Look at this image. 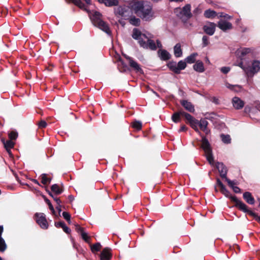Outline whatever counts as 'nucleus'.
Returning <instances> with one entry per match:
<instances>
[{"instance_id": "obj_1", "label": "nucleus", "mask_w": 260, "mask_h": 260, "mask_svg": "<svg viewBox=\"0 0 260 260\" xmlns=\"http://www.w3.org/2000/svg\"><path fill=\"white\" fill-rule=\"evenodd\" d=\"M132 9L135 14L145 21H150L154 18L152 4L147 1H137L132 3Z\"/></svg>"}, {"instance_id": "obj_2", "label": "nucleus", "mask_w": 260, "mask_h": 260, "mask_svg": "<svg viewBox=\"0 0 260 260\" xmlns=\"http://www.w3.org/2000/svg\"><path fill=\"white\" fill-rule=\"evenodd\" d=\"M132 37L138 40L140 47L144 49L156 50L157 48H161L162 47L159 40H156V45L154 41L147 36L146 34H132Z\"/></svg>"}, {"instance_id": "obj_3", "label": "nucleus", "mask_w": 260, "mask_h": 260, "mask_svg": "<svg viewBox=\"0 0 260 260\" xmlns=\"http://www.w3.org/2000/svg\"><path fill=\"white\" fill-rule=\"evenodd\" d=\"M175 13L183 22H186L192 17L191 6L189 4L186 5L182 9L176 8Z\"/></svg>"}, {"instance_id": "obj_4", "label": "nucleus", "mask_w": 260, "mask_h": 260, "mask_svg": "<svg viewBox=\"0 0 260 260\" xmlns=\"http://www.w3.org/2000/svg\"><path fill=\"white\" fill-rule=\"evenodd\" d=\"M220 191L226 198H229L231 202H234L235 203L234 206L239 210L241 211L245 208L246 204L241 201L238 200L236 196L232 195L230 192L225 188V186L222 188H220Z\"/></svg>"}, {"instance_id": "obj_5", "label": "nucleus", "mask_w": 260, "mask_h": 260, "mask_svg": "<svg viewBox=\"0 0 260 260\" xmlns=\"http://www.w3.org/2000/svg\"><path fill=\"white\" fill-rule=\"evenodd\" d=\"M101 16L100 13L98 12H94L92 18L93 23L103 31L105 32H109L110 31L109 26L106 23L101 20Z\"/></svg>"}, {"instance_id": "obj_6", "label": "nucleus", "mask_w": 260, "mask_h": 260, "mask_svg": "<svg viewBox=\"0 0 260 260\" xmlns=\"http://www.w3.org/2000/svg\"><path fill=\"white\" fill-rule=\"evenodd\" d=\"M167 67L175 74H179L181 70L185 69L186 67V62L185 61L180 60L177 64L176 62L171 61L167 63Z\"/></svg>"}, {"instance_id": "obj_7", "label": "nucleus", "mask_w": 260, "mask_h": 260, "mask_svg": "<svg viewBox=\"0 0 260 260\" xmlns=\"http://www.w3.org/2000/svg\"><path fill=\"white\" fill-rule=\"evenodd\" d=\"M34 218L37 224L41 229L46 230L48 228V222L44 213H36L34 215Z\"/></svg>"}, {"instance_id": "obj_8", "label": "nucleus", "mask_w": 260, "mask_h": 260, "mask_svg": "<svg viewBox=\"0 0 260 260\" xmlns=\"http://www.w3.org/2000/svg\"><path fill=\"white\" fill-rule=\"evenodd\" d=\"M260 70V61L258 60H253L251 66H247V69H246V74L251 76L257 73Z\"/></svg>"}, {"instance_id": "obj_9", "label": "nucleus", "mask_w": 260, "mask_h": 260, "mask_svg": "<svg viewBox=\"0 0 260 260\" xmlns=\"http://www.w3.org/2000/svg\"><path fill=\"white\" fill-rule=\"evenodd\" d=\"M125 58L128 61V64L132 69L136 73L143 75L144 74L143 69L140 65L135 61L132 57L128 56H125Z\"/></svg>"}, {"instance_id": "obj_10", "label": "nucleus", "mask_w": 260, "mask_h": 260, "mask_svg": "<svg viewBox=\"0 0 260 260\" xmlns=\"http://www.w3.org/2000/svg\"><path fill=\"white\" fill-rule=\"evenodd\" d=\"M216 168L218 170L220 176L222 178L225 179L227 178L228 170L222 162H217L216 164Z\"/></svg>"}, {"instance_id": "obj_11", "label": "nucleus", "mask_w": 260, "mask_h": 260, "mask_svg": "<svg viewBox=\"0 0 260 260\" xmlns=\"http://www.w3.org/2000/svg\"><path fill=\"white\" fill-rule=\"evenodd\" d=\"M112 257L111 249L109 247L104 248L100 254L101 260H110Z\"/></svg>"}, {"instance_id": "obj_12", "label": "nucleus", "mask_w": 260, "mask_h": 260, "mask_svg": "<svg viewBox=\"0 0 260 260\" xmlns=\"http://www.w3.org/2000/svg\"><path fill=\"white\" fill-rule=\"evenodd\" d=\"M202 138L201 147L204 150L205 153L212 152V149L207 139L204 136H202Z\"/></svg>"}, {"instance_id": "obj_13", "label": "nucleus", "mask_w": 260, "mask_h": 260, "mask_svg": "<svg viewBox=\"0 0 260 260\" xmlns=\"http://www.w3.org/2000/svg\"><path fill=\"white\" fill-rule=\"evenodd\" d=\"M180 103L187 111L190 113H194L195 111L193 105L191 102H188L187 100H180Z\"/></svg>"}, {"instance_id": "obj_14", "label": "nucleus", "mask_w": 260, "mask_h": 260, "mask_svg": "<svg viewBox=\"0 0 260 260\" xmlns=\"http://www.w3.org/2000/svg\"><path fill=\"white\" fill-rule=\"evenodd\" d=\"M232 104L234 107L237 110L241 109L244 106V102L237 96L233 98Z\"/></svg>"}, {"instance_id": "obj_15", "label": "nucleus", "mask_w": 260, "mask_h": 260, "mask_svg": "<svg viewBox=\"0 0 260 260\" xmlns=\"http://www.w3.org/2000/svg\"><path fill=\"white\" fill-rule=\"evenodd\" d=\"M251 52V49L249 48H243L241 49H238L236 51L237 55L240 58L241 60L244 59L245 56Z\"/></svg>"}, {"instance_id": "obj_16", "label": "nucleus", "mask_w": 260, "mask_h": 260, "mask_svg": "<svg viewBox=\"0 0 260 260\" xmlns=\"http://www.w3.org/2000/svg\"><path fill=\"white\" fill-rule=\"evenodd\" d=\"M158 56L162 60H168L171 58V54L165 49H160L157 52Z\"/></svg>"}, {"instance_id": "obj_17", "label": "nucleus", "mask_w": 260, "mask_h": 260, "mask_svg": "<svg viewBox=\"0 0 260 260\" xmlns=\"http://www.w3.org/2000/svg\"><path fill=\"white\" fill-rule=\"evenodd\" d=\"M51 190L54 194L57 196L60 194L63 191V186L61 184L60 187L58 184H54L51 186Z\"/></svg>"}, {"instance_id": "obj_18", "label": "nucleus", "mask_w": 260, "mask_h": 260, "mask_svg": "<svg viewBox=\"0 0 260 260\" xmlns=\"http://www.w3.org/2000/svg\"><path fill=\"white\" fill-rule=\"evenodd\" d=\"M241 211L252 216L256 221L260 223V215L258 216L257 213L253 212L251 210H249L246 205H245V208Z\"/></svg>"}, {"instance_id": "obj_19", "label": "nucleus", "mask_w": 260, "mask_h": 260, "mask_svg": "<svg viewBox=\"0 0 260 260\" xmlns=\"http://www.w3.org/2000/svg\"><path fill=\"white\" fill-rule=\"evenodd\" d=\"M243 199L245 201L250 205H253L255 203V200L251 192L246 191L243 193Z\"/></svg>"}, {"instance_id": "obj_20", "label": "nucleus", "mask_w": 260, "mask_h": 260, "mask_svg": "<svg viewBox=\"0 0 260 260\" xmlns=\"http://www.w3.org/2000/svg\"><path fill=\"white\" fill-rule=\"evenodd\" d=\"M218 27L223 31L230 29L232 27V24L230 22L226 21H220L218 22Z\"/></svg>"}, {"instance_id": "obj_21", "label": "nucleus", "mask_w": 260, "mask_h": 260, "mask_svg": "<svg viewBox=\"0 0 260 260\" xmlns=\"http://www.w3.org/2000/svg\"><path fill=\"white\" fill-rule=\"evenodd\" d=\"M183 116L185 117L186 120V123H189L190 125H192L193 123H196L198 120L195 119L192 116H191L190 114L186 113L185 112H183Z\"/></svg>"}, {"instance_id": "obj_22", "label": "nucleus", "mask_w": 260, "mask_h": 260, "mask_svg": "<svg viewBox=\"0 0 260 260\" xmlns=\"http://www.w3.org/2000/svg\"><path fill=\"white\" fill-rule=\"evenodd\" d=\"M216 24L212 22H208L204 26L205 32H214L215 30Z\"/></svg>"}, {"instance_id": "obj_23", "label": "nucleus", "mask_w": 260, "mask_h": 260, "mask_svg": "<svg viewBox=\"0 0 260 260\" xmlns=\"http://www.w3.org/2000/svg\"><path fill=\"white\" fill-rule=\"evenodd\" d=\"M184 111L180 110L178 112H174L172 115V120L175 123L179 122L181 121V116H183Z\"/></svg>"}, {"instance_id": "obj_24", "label": "nucleus", "mask_w": 260, "mask_h": 260, "mask_svg": "<svg viewBox=\"0 0 260 260\" xmlns=\"http://www.w3.org/2000/svg\"><path fill=\"white\" fill-rule=\"evenodd\" d=\"M193 69L199 73H203L205 71L204 64L202 61L198 60L193 66Z\"/></svg>"}, {"instance_id": "obj_25", "label": "nucleus", "mask_w": 260, "mask_h": 260, "mask_svg": "<svg viewBox=\"0 0 260 260\" xmlns=\"http://www.w3.org/2000/svg\"><path fill=\"white\" fill-rule=\"evenodd\" d=\"M40 178L41 179V183L44 185L50 184L52 180V178L49 176L47 174H42L40 175Z\"/></svg>"}, {"instance_id": "obj_26", "label": "nucleus", "mask_w": 260, "mask_h": 260, "mask_svg": "<svg viewBox=\"0 0 260 260\" xmlns=\"http://www.w3.org/2000/svg\"><path fill=\"white\" fill-rule=\"evenodd\" d=\"M174 55L176 57H180L182 55V51L180 43H177L174 47Z\"/></svg>"}, {"instance_id": "obj_27", "label": "nucleus", "mask_w": 260, "mask_h": 260, "mask_svg": "<svg viewBox=\"0 0 260 260\" xmlns=\"http://www.w3.org/2000/svg\"><path fill=\"white\" fill-rule=\"evenodd\" d=\"M1 141L4 145L6 149H12L14 147L15 143L11 140H6L4 138H2Z\"/></svg>"}, {"instance_id": "obj_28", "label": "nucleus", "mask_w": 260, "mask_h": 260, "mask_svg": "<svg viewBox=\"0 0 260 260\" xmlns=\"http://www.w3.org/2000/svg\"><path fill=\"white\" fill-rule=\"evenodd\" d=\"M204 15V16L207 18H213L218 15L215 11L212 10L211 9L206 10Z\"/></svg>"}, {"instance_id": "obj_29", "label": "nucleus", "mask_w": 260, "mask_h": 260, "mask_svg": "<svg viewBox=\"0 0 260 260\" xmlns=\"http://www.w3.org/2000/svg\"><path fill=\"white\" fill-rule=\"evenodd\" d=\"M225 85H226V87L227 88H228L229 89H230V90L236 91V92L240 91L242 88L240 85H232L229 83H226Z\"/></svg>"}, {"instance_id": "obj_30", "label": "nucleus", "mask_w": 260, "mask_h": 260, "mask_svg": "<svg viewBox=\"0 0 260 260\" xmlns=\"http://www.w3.org/2000/svg\"><path fill=\"white\" fill-rule=\"evenodd\" d=\"M198 55L197 53H193L190 54L189 56H187L185 61L186 63H193L196 61V57Z\"/></svg>"}, {"instance_id": "obj_31", "label": "nucleus", "mask_w": 260, "mask_h": 260, "mask_svg": "<svg viewBox=\"0 0 260 260\" xmlns=\"http://www.w3.org/2000/svg\"><path fill=\"white\" fill-rule=\"evenodd\" d=\"M132 126L137 131H140L142 129V124L140 121L135 120L132 123Z\"/></svg>"}, {"instance_id": "obj_32", "label": "nucleus", "mask_w": 260, "mask_h": 260, "mask_svg": "<svg viewBox=\"0 0 260 260\" xmlns=\"http://www.w3.org/2000/svg\"><path fill=\"white\" fill-rule=\"evenodd\" d=\"M43 198H44V201L45 202H46V203L49 206V209L51 211L52 213L53 214H55V210L54 209V207L53 206H52L51 203L50 202V200H48L46 196H42Z\"/></svg>"}, {"instance_id": "obj_33", "label": "nucleus", "mask_w": 260, "mask_h": 260, "mask_svg": "<svg viewBox=\"0 0 260 260\" xmlns=\"http://www.w3.org/2000/svg\"><path fill=\"white\" fill-rule=\"evenodd\" d=\"M220 137L222 141L225 144H229L231 143V139L230 136L229 135L221 134Z\"/></svg>"}, {"instance_id": "obj_34", "label": "nucleus", "mask_w": 260, "mask_h": 260, "mask_svg": "<svg viewBox=\"0 0 260 260\" xmlns=\"http://www.w3.org/2000/svg\"><path fill=\"white\" fill-rule=\"evenodd\" d=\"M7 246L3 238H0V252H4L7 249Z\"/></svg>"}, {"instance_id": "obj_35", "label": "nucleus", "mask_w": 260, "mask_h": 260, "mask_svg": "<svg viewBox=\"0 0 260 260\" xmlns=\"http://www.w3.org/2000/svg\"><path fill=\"white\" fill-rule=\"evenodd\" d=\"M102 247L100 243H96L91 246V250L92 252L99 251Z\"/></svg>"}, {"instance_id": "obj_36", "label": "nucleus", "mask_w": 260, "mask_h": 260, "mask_svg": "<svg viewBox=\"0 0 260 260\" xmlns=\"http://www.w3.org/2000/svg\"><path fill=\"white\" fill-rule=\"evenodd\" d=\"M208 124V121L204 119H201L200 121H199V126L201 130L207 127Z\"/></svg>"}, {"instance_id": "obj_37", "label": "nucleus", "mask_w": 260, "mask_h": 260, "mask_svg": "<svg viewBox=\"0 0 260 260\" xmlns=\"http://www.w3.org/2000/svg\"><path fill=\"white\" fill-rule=\"evenodd\" d=\"M118 2L117 0H105V5L108 7L117 6Z\"/></svg>"}, {"instance_id": "obj_38", "label": "nucleus", "mask_w": 260, "mask_h": 260, "mask_svg": "<svg viewBox=\"0 0 260 260\" xmlns=\"http://www.w3.org/2000/svg\"><path fill=\"white\" fill-rule=\"evenodd\" d=\"M206 158L210 165H213L214 158L212 152H206Z\"/></svg>"}, {"instance_id": "obj_39", "label": "nucleus", "mask_w": 260, "mask_h": 260, "mask_svg": "<svg viewBox=\"0 0 260 260\" xmlns=\"http://www.w3.org/2000/svg\"><path fill=\"white\" fill-rule=\"evenodd\" d=\"M129 21L130 23L134 25H139L140 23V19L135 17L131 18Z\"/></svg>"}, {"instance_id": "obj_40", "label": "nucleus", "mask_w": 260, "mask_h": 260, "mask_svg": "<svg viewBox=\"0 0 260 260\" xmlns=\"http://www.w3.org/2000/svg\"><path fill=\"white\" fill-rule=\"evenodd\" d=\"M8 137L10 140H15L18 137V133L15 131H11L9 133Z\"/></svg>"}, {"instance_id": "obj_41", "label": "nucleus", "mask_w": 260, "mask_h": 260, "mask_svg": "<svg viewBox=\"0 0 260 260\" xmlns=\"http://www.w3.org/2000/svg\"><path fill=\"white\" fill-rule=\"evenodd\" d=\"M82 238L87 243H89V240L90 239V237L88 236L87 234L84 231L82 232L80 234Z\"/></svg>"}, {"instance_id": "obj_42", "label": "nucleus", "mask_w": 260, "mask_h": 260, "mask_svg": "<svg viewBox=\"0 0 260 260\" xmlns=\"http://www.w3.org/2000/svg\"><path fill=\"white\" fill-rule=\"evenodd\" d=\"M73 3L80 8L86 10V9L85 8L84 4L80 0H75Z\"/></svg>"}, {"instance_id": "obj_43", "label": "nucleus", "mask_w": 260, "mask_h": 260, "mask_svg": "<svg viewBox=\"0 0 260 260\" xmlns=\"http://www.w3.org/2000/svg\"><path fill=\"white\" fill-rule=\"evenodd\" d=\"M62 216L63 218L68 222L69 223L71 222V215L67 212H63Z\"/></svg>"}, {"instance_id": "obj_44", "label": "nucleus", "mask_w": 260, "mask_h": 260, "mask_svg": "<svg viewBox=\"0 0 260 260\" xmlns=\"http://www.w3.org/2000/svg\"><path fill=\"white\" fill-rule=\"evenodd\" d=\"M203 41V46L205 47L207 46L209 44V37L207 36H204L202 38Z\"/></svg>"}, {"instance_id": "obj_45", "label": "nucleus", "mask_w": 260, "mask_h": 260, "mask_svg": "<svg viewBox=\"0 0 260 260\" xmlns=\"http://www.w3.org/2000/svg\"><path fill=\"white\" fill-rule=\"evenodd\" d=\"M38 125L39 128H43L47 126V124L45 120H42L38 123Z\"/></svg>"}, {"instance_id": "obj_46", "label": "nucleus", "mask_w": 260, "mask_h": 260, "mask_svg": "<svg viewBox=\"0 0 260 260\" xmlns=\"http://www.w3.org/2000/svg\"><path fill=\"white\" fill-rule=\"evenodd\" d=\"M225 179V181L228 183V185H229V186L231 187L232 189H233V187H235V186H234L235 183H234V182L233 181L231 180L230 179H229L228 178H226Z\"/></svg>"}, {"instance_id": "obj_47", "label": "nucleus", "mask_w": 260, "mask_h": 260, "mask_svg": "<svg viewBox=\"0 0 260 260\" xmlns=\"http://www.w3.org/2000/svg\"><path fill=\"white\" fill-rule=\"evenodd\" d=\"M75 230L79 234H80L82 233V232L84 231V228L81 227L78 224L75 225Z\"/></svg>"}, {"instance_id": "obj_48", "label": "nucleus", "mask_w": 260, "mask_h": 260, "mask_svg": "<svg viewBox=\"0 0 260 260\" xmlns=\"http://www.w3.org/2000/svg\"><path fill=\"white\" fill-rule=\"evenodd\" d=\"M198 125H199V120L197 121L196 123H193L192 125H191L190 126L197 133H200L198 128Z\"/></svg>"}, {"instance_id": "obj_49", "label": "nucleus", "mask_w": 260, "mask_h": 260, "mask_svg": "<svg viewBox=\"0 0 260 260\" xmlns=\"http://www.w3.org/2000/svg\"><path fill=\"white\" fill-rule=\"evenodd\" d=\"M65 225V223L63 221H59V222H55V226L57 228H61L62 229V227Z\"/></svg>"}, {"instance_id": "obj_50", "label": "nucleus", "mask_w": 260, "mask_h": 260, "mask_svg": "<svg viewBox=\"0 0 260 260\" xmlns=\"http://www.w3.org/2000/svg\"><path fill=\"white\" fill-rule=\"evenodd\" d=\"M220 71L222 73L226 74L230 72V68L226 67H222Z\"/></svg>"}, {"instance_id": "obj_51", "label": "nucleus", "mask_w": 260, "mask_h": 260, "mask_svg": "<svg viewBox=\"0 0 260 260\" xmlns=\"http://www.w3.org/2000/svg\"><path fill=\"white\" fill-rule=\"evenodd\" d=\"M52 198L53 199L54 201L56 202L57 205L61 204L62 202L61 201V200H60V199L59 198H57L56 197V195L54 194V196H53V197H52Z\"/></svg>"}, {"instance_id": "obj_52", "label": "nucleus", "mask_w": 260, "mask_h": 260, "mask_svg": "<svg viewBox=\"0 0 260 260\" xmlns=\"http://www.w3.org/2000/svg\"><path fill=\"white\" fill-rule=\"evenodd\" d=\"M238 66L240 67L241 69H242L246 73V69H247L248 66L243 65V62L241 61L239 63Z\"/></svg>"}, {"instance_id": "obj_53", "label": "nucleus", "mask_w": 260, "mask_h": 260, "mask_svg": "<svg viewBox=\"0 0 260 260\" xmlns=\"http://www.w3.org/2000/svg\"><path fill=\"white\" fill-rule=\"evenodd\" d=\"M216 183L220 187V188H222L225 186L219 178L216 179Z\"/></svg>"}, {"instance_id": "obj_54", "label": "nucleus", "mask_w": 260, "mask_h": 260, "mask_svg": "<svg viewBox=\"0 0 260 260\" xmlns=\"http://www.w3.org/2000/svg\"><path fill=\"white\" fill-rule=\"evenodd\" d=\"M62 229L63 231L67 234H70L71 232V230L69 229L66 224L62 227Z\"/></svg>"}, {"instance_id": "obj_55", "label": "nucleus", "mask_w": 260, "mask_h": 260, "mask_svg": "<svg viewBox=\"0 0 260 260\" xmlns=\"http://www.w3.org/2000/svg\"><path fill=\"white\" fill-rule=\"evenodd\" d=\"M233 190L236 193H241V189L238 186H235V187H233Z\"/></svg>"}, {"instance_id": "obj_56", "label": "nucleus", "mask_w": 260, "mask_h": 260, "mask_svg": "<svg viewBox=\"0 0 260 260\" xmlns=\"http://www.w3.org/2000/svg\"><path fill=\"white\" fill-rule=\"evenodd\" d=\"M187 130V127L185 125H182L180 127L179 132H185Z\"/></svg>"}, {"instance_id": "obj_57", "label": "nucleus", "mask_w": 260, "mask_h": 260, "mask_svg": "<svg viewBox=\"0 0 260 260\" xmlns=\"http://www.w3.org/2000/svg\"><path fill=\"white\" fill-rule=\"evenodd\" d=\"M121 63L123 66V69L122 70H120V72H125L126 71V70L128 69L127 67L126 64H125L124 63L123 61H121Z\"/></svg>"}, {"instance_id": "obj_58", "label": "nucleus", "mask_w": 260, "mask_h": 260, "mask_svg": "<svg viewBox=\"0 0 260 260\" xmlns=\"http://www.w3.org/2000/svg\"><path fill=\"white\" fill-rule=\"evenodd\" d=\"M201 13V10L198 7L196 8L193 11V13L196 14H198Z\"/></svg>"}, {"instance_id": "obj_59", "label": "nucleus", "mask_w": 260, "mask_h": 260, "mask_svg": "<svg viewBox=\"0 0 260 260\" xmlns=\"http://www.w3.org/2000/svg\"><path fill=\"white\" fill-rule=\"evenodd\" d=\"M250 111V107L246 106L244 108V112L245 113H249Z\"/></svg>"}, {"instance_id": "obj_60", "label": "nucleus", "mask_w": 260, "mask_h": 260, "mask_svg": "<svg viewBox=\"0 0 260 260\" xmlns=\"http://www.w3.org/2000/svg\"><path fill=\"white\" fill-rule=\"evenodd\" d=\"M61 207L62 206L61 205V204L57 205V206L56 207V209L58 210L59 213H60V212L61 211Z\"/></svg>"}, {"instance_id": "obj_61", "label": "nucleus", "mask_w": 260, "mask_h": 260, "mask_svg": "<svg viewBox=\"0 0 260 260\" xmlns=\"http://www.w3.org/2000/svg\"><path fill=\"white\" fill-rule=\"evenodd\" d=\"M31 180L34 182L35 183V184L38 185H40L41 186L40 184L39 183V181L35 179H31Z\"/></svg>"}, {"instance_id": "obj_62", "label": "nucleus", "mask_w": 260, "mask_h": 260, "mask_svg": "<svg viewBox=\"0 0 260 260\" xmlns=\"http://www.w3.org/2000/svg\"><path fill=\"white\" fill-rule=\"evenodd\" d=\"M4 231V228L3 225H0V238L2 237V235Z\"/></svg>"}, {"instance_id": "obj_63", "label": "nucleus", "mask_w": 260, "mask_h": 260, "mask_svg": "<svg viewBox=\"0 0 260 260\" xmlns=\"http://www.w3.org/2000/svg\"><path fill=\"white\" fill-rule=\"evenodd\" d=\"M202 131H203L204 132H205V134H206V135H208V134H209V133L210 132V130H209V129H208L207 128V127H206V128H205V129H202Z\"/></svg>"}, {"instance_id": "obj_64", "label": "nucleus", "mask_w": 260, "mask_h": 260, "mask_svg": "<svg viewBox=\"0 0 260 260\" xmlns=\"http://www.w3.org/2000/svg\"><path fill=\"white\" fill-rule=\"evenodd\" d=\"M68 199L71 202H72L74 200V197L72 195H70L68 197Z\"/></svg>"}]
</instances>
